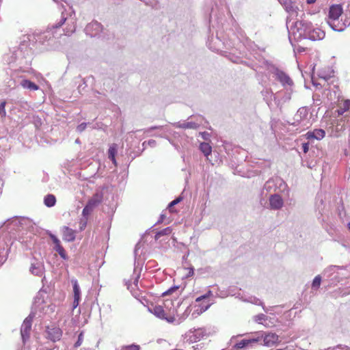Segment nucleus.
Wrapping results in <instances>:
<instances>
[{
  "label": "nucleus",
  "instance_id": "obj_29",
  "mask_svg": "<svg viewBox=\"0 0 350 350\" xmlns=\"http://www.w3.org/2000/svg\"><path fill=\"white\" fill-rule=\"evenodd\" d=\"M73 284V292H74V298L75 299H81V290L80 287L77 283V280L72 282Z\"/></svg>",
  "mask_w": 350,
  "mask_h": 350
},
{
  "label": "nucleus",
  "instance_id": "obj_53",
  "mask_svg": "<svg viewBox=\"0 0 350 350\" xmlns=\"http://www.w3.org/2000/svg\"><path fill=\"white\" fill-rule=\"evenodd\" d=\"M294 51H297L298 53H301L305 51V49L300 46H298L294 47Z\"/></svg>",
  "mask_w": 350,
  "mask_h": 350
},
{
  "label": "nucleus",
  "instance_id": "obj_41",
  "mask_svg": "<svg viewBox=\"0 0 350 350\" xmlns=\"http://www.w3.org/2000/svg\"><path fill=\"white\" fill-rule=\"evenodd\" d=\"M88 219L83 218V217L81 218L80 223H79V228H80L81 230H84L85 228L86 227L87 223H88Z\"/></svg>",
  "mask_w": 350,
  "mask_h": 350
},
{
  "label": "nucleus",
  "instance_id": "obj_26",
  "mask_svg": "<svg viewBox=\"0 0 350 350\" xmlns=\"http://www.w3.org/2000/svg\"><path fill=\"white\" fill-rule=\"evenodd\" d=\"M44 203L47 207H52L56 203V198L53 194H48L44 197Z\"/></svg>",
  "mask_w": 350,
  "mask_h": 350
},
{
  "label": "nucleus",
  "instance_id": "obj_51",
  "mask_svg": "<svg viewBox=\"0 0 350 350\" xmlns=\"http://www.w3.org/2000/svg\"><path fill=\"white\" fill-rule=\"evenodd\" d=\"M302 150L304 153L308 152L309 150V143H304L302 144Z\"/></svg>",
  "mask_w": 350,
  "mask_h": 350
},
{
  "label": "nucleus",
  "instance_id": "obj_32",
  "mask_svg": "<svg viewBox=\"0 0 350 350\" xmlns=\"http://www.w3.org/2000/svg\"><path fill=\"white\" fill-rule=\"evenodd\" d=\"M321 277L319 275H318L314 278V280L312 281V288L314 290L319 289V288L320 287V285H321Z\"/></svg>",
  "mask_w": 350,
  "mask_h": 350
},
{
  "label": "nucleus",
  "instance_id": "obj_13",
  "mask_svg": "<svg viewBox=\"0 0 350 350\" xmlns=\"http://www.w3.org/2000/svg\"><path fill=\"white\" fill-rule=\"evenodd\" d=\"M310 31H309V33L308 34V39L316 41V40H320L324 38L325 37V32L322 31L321 29L317 28L314 29L312 27V25H311V27L310 29Z\"/></svg>",
  "mask_w": 350,
  "mask_h": 350
},
{
  "label": "nucleus",
  "instance_id": "obj_42",
  "mask_svg": "<svg viewBox=\"0 0 350 350\" xmlns=\"http://www.w3.org/2000/svg\"><path fill=\"white\" fill-rule=\"evenodd\" d=\"M8 251H7L5 254H4V255L0 254V267L5 262V261L8 259Z\"/></svg>",
  "mask_w": 350,
  "mask_h": 350
},
{
  "label": "nucleus",
  "instance_id": "obj_49",
  "mask_svg": "<svg viewBox=\"0 0 350 350\" xmlns=\"http://www.w3.org/2000/svg\"><path fill=\"white\" fill-rule=\"evenodd\" d=\"M341 21L343 26H345V29L350 25V19L347 16H346L344 19L342 18Z\"/></svg>",
  "mask_w": 350,
  "mask_h": 350
},
{
  "label": "nucleus",
  "instance_id": "obj_47",
  "mask_svg": "<svg viewBox=\"0 0 350 350\" xmlns=\"http://www.w3.org/2000/svg\"><path fill=\"white\" fill-rule=\"evenodd\" d=\"M140 347L137 345H131L124 347V350H139Z\"/></svg>",
  "mask_w": 350,
  "mask_h": 350
},
{
  "label": "nucleus",
  "instance_id": "obj_11",
  "mask_svg": "<svg viewBox=\"0 0 350 350\" xmlns=\"http://www.w3.org/2000/svg\"><path fill=\"white\" fill-rule=\"evenodd\" d=\"M343 12L342 8L340 5H333L329 8L328 20L335 21L339 19Z\"/></svg>",
  "mask_w": 350,
  "mask_h": 350
},
{
  "label": "nucleus",
  "instance_id": "obj_1",
  "mask_svg": "<svg viewBox=\"0 0 350 350\" xmlns=\"http://www.w3.org/2000/svg\"><path fill=\"white\" fill-rule=\"evenodd\" d=\"M312 23L305 21H297L293 25L288 29V39L291 43L292 40H299L301 39H308V34L311 27Z\"/></svg>",
  "mask_w": 350,
  "mask_h": 350
},
{
  "label": "nucleus",
  "instance_id": "obj_24",
  "mask_svg": "<svg viewBox=\"0 0 350 350\" xmlns=\"http://www.w3.org/2000/svg\"><path fill=\"white\" fill-rule=\"evenodd\" d=\"M308 116L307 109L304 107L299 108L295 114V117L297 118L296 120V122L293 123L294 126H297L299 124V121L302 118H305Z\"/></svg>",
  "mask_w": 350,
  "mask_h": 350
},
{
  "label": "nucleus",
  "instance_id": "obj_3",
  "mask_svg": "<svg viewBox=\"0 0 350 350\" xmlns=\"http://www.w3.org/2000/svg\"><path fill=\"white\" fill-rule=\"evenodd\" d=\"M35 317V313L31 312L27 317L24 320L21 327V335L23 342L25 344L29 338L30 332L31 330V325L33 319Z\"/></svg>",
  "mask_w": 350,
  "mask_h": 350
},
{
  "label": "nucleus",
  "instance_id": "obj_37",
  "mask_svg": "<svg viewBox=\"0 0 350 350\" xmlns=\"http://www.w3.org/2000/svg\"><path fill=\"white\" fill-rule=\"evenodd\" d=\"M5 105L6 102L3 101L0 103V116L3 118L6 116V111H5Z\"/></svg>",
  "mask_w": 350,
  "mask_h": 350
},
{
  "label": "nucleus",
  "instance_id": "obj_36",
  "mask_svg": "<svg viewBox=\"0 0 350 350\" xmlns=\"http://www.w3.org/2000/svg\"><path fill=\"white\" fill-rule=\"evenodd\" d=\"M83 332H81L78 336V339L76 341V342L75 343L74 347L76 349V348L79 347V346H81V345L83 342Z\"/></svg>",
  "mask_w": 350,
  "mask_h": 350
},
{
  "label": "nucleus",
  "instance_id": "obj_15",
  "mask_svg": "<svg viewBox=\"0 0 350 350\" xmlns=\"http://www.w3.org/2000/svg\"><path fill=\"white\" fill-rule=\"evenodd\" d=\"M260 341V338H254L250 339H243L234 345V348L237 350L243 349L247 347L252 346L254 343Z\"/></svg>",
  "mask_w": 350,
  "mask_h": 350
},
{
  "label": "nucleus",
  "instance_id": "obj_10",
  "mask_svg": "<svg viewBox=\"0 0 350 350\" xmlns=\"http://www.w3.org/2000/svg\"><path fill=\"white\" fill-rule=\"evenodd\" d=\"M269 201V207L272 210H280L284 205L283 199L278 194L271 195Z\"/></svg>",
  "mask_w": 350,
  "mask_h": 350
},
{
  "label": "nucleus",
  "instance_id": "obj_28",
  "mask_svg": "<svg viewBox=\"0 0 350 350\" xmlns=\"http://www.w3.org/2000/svg\"><path fill=\"white\" fill-rule=\"evenodd\" d=\"M172 229L171 227H167L159 232H157L154 236L155 240H158L161 237L164 235H168L171 234Z\"/></svg>",
  "mask_w": 350,
  "mask_h": 350
},
{
  "label": "nucleus",
  "instance_id": "obj_50",
  "mask_svg": "<svg viewBox=\"0 0 350 350\" xmlns=\"http://www.w3.org/2000/svg\"><path fill=\"white\" fill-rule=\"evenodd\" d=\"M273 182L271 180H268L266 182V183L264 185V189H266L267 191H269L271 187H272Z\"/></svg>",
  "mask_w": 350,
  "mask_h": 350
},
{
  "label": "nucleus",
  "instance_id": "obj_27",
  "mask_svg": "<svg viewBox=\"0 0 350 350\" xmlns=\"http://www.w3.org/2000/svg\"><path fill=\"white\" fill-rule=\"evenodd\" d=\"M54 250L59 254L62 258L64 260H68V257L66 255V251L61 244L54 246Z\"/></svg>",
  "mask_w": 350,
  "mask_h": 350
},
{
  "label": "nucleus",
  "instance_id": "obj_54",
  "mask_svg": "<svg viewBox=\"0 0 350 350\" xmlns=\"http://www.w3.org/2000/svg\"><path fill=\"white\" fill-rule=\"evenodd\" d=\"M79 300L80 299H79L74 298L73 305H72L73 309L76 308L79 306Z\"/></svg>",
  "mask_w": 350,
  "mask_h": 350
},
{
  "label": "nucleus",
  "instance_id": "obj_64",
  "mask_svg": "<svg viewBox=\"0 0 350 350\" xmlns=\"http://www.w3.org/2000/svg\"><path fill=\"white\" fill-rule=\"evenodd\" d=\"M193 273H194V269H193V268H191V269H190V271H189V275H193Z\"/></svg>",
  "mask_w": 350,
  "mask_h": 350
},
{
  "label": "nucleus",
  "instance_id": "obj_20",
  "mask_svg": "<svg viewBox=\"0 0 350 350\" xmlns=\"http://www.w3.org/2000/svg\"><path fill=\"white\" fill-rule=\"evenodd\" d=\"M63 239L64 241L70 242L75 239V232L71 228L64 226L63 228Z\"/></svg>",
  "mask_w": 350,
  "mask_h": 350
},
{
  "label": "nucleus",
  "instance_id": "obj_34",
  "mask_svg": "<svg viewBox=\"0 0 350 350\" xmlns=\"http://www.w3.org/2000/svg\"><path fill=\"white\" fill-rule=\"evenodd\" d=\"M93 211V209L85 205L82 211V217L88 219V216Z\"/></svg>",
  "mask_w": 350,
  "mask_h": 350
},
{
  "label": "nucleus",
  "instance_id": "obj_5",
  "mask_svg": "<svg viewBox=\"0 0 350 350\" xmlns=\"http://www.w3.org/2000/svg\"><path fill=\"white\" fill-rule=\"evenodd\" d=\"M31 224V221L26 217H14L10 219H8L5 222L7 226H13V228L18 230L20 227L23 228L24 226H29Z\"/></svg>",
  "mask_w": 350,
  "mask_h": 350
},
{
  "label": "nucleus",
  "instance_id": "obj_7",
  "mask_svg": "<svg viewBox=\"0 0 350 350\" xmlns=\"http://www.w3.org/2000/svg\"><path fill=\"white\" fill-rule=\"evenodd\" d=\"M260 338V341L262 339L263 345L265 346L271 347L278 342L279 336L272 332L262 333Z\"/></svg>",
  "mask_w": 350,
  "mask_h": 350
},
{
  "label": "nucleus",
  "instance_id": "obj_61",
  "mask_svg": "<svg viewBox=\"0 0 350 350\" xmlns=\"http://www.w3.org/2000/svg\"><path fill=\"white\" fill-rule=\"evenodd\" d=\"M346 110H344V108H340L338 110L339 114H342Z\"/></svg>",
  "mask_w": 350,
  "mask_h": 350
},
{
  "label": "nucleus",
  "instance_id": "obj_31",
  "mask_svg": "<svg viewBox=\"0 0 350 350\" xmlns=\"http://www.w3.org/2000/svg\"><path fill=\"white\" fill-rule=\"evenodd\" d=\"M117 149L118 145L116 144H112L108 150V158H113V157H116Z\"/></svg>",
  "mask_w": 350,
  "mask_h": 350
},
{
  "label": "nucleus",
  "instance_id": "obj_12",
  "mask_svg": "<svg viewBox=\"0 0 350 350\" xmlns=\"http://www.w3.org/2000/svg\"><path fill=\"white\" fill-rule=\"evenodd\" d=\"M325 135V132L324 130L319 129H314L312 131H308L305 134V137L309 141H312L313 139L321 140Z\"/></svg>",
  "mask_w": 350,
  "mask_h": 350
},
{
  "label": "nucleus",
  "instance_id": "obj_52",
  "mask_svg": "<svg viewBox=\"0 0 350 350\" xmlns=\"http://www.w3.org/2000/svg\"><path fill=\"white\" fill-rule=\"evenodd\" d=\"M163 128H164L163 126H151V127L148 128L146 131V132H149V131H152V130L162 129Z\"/></svg>",
  "mask_w": 350,
  "mask_h": 350
},
{
  "label": "nucleus",
  "instance_id": "obj_62",
  "mask_svg": "<svg viewBox=\"0 0 350 350\" xmlns=\"http://www.w3.org/2000/svg\"><path fill=\"white\" fill-rule=\"evenodd\" d=\"M174 200L177 204H178L182 200V198L178 197V198H176Z\"/></svg>",
  "mask_w": 350,
  "mask_h": 350
},
{
  "label": "nucleus",
  "instance_id": "obj_23",
  "mask_svg": "<svg viewBox=\"0 0 350 350\" xmlns=\"http://www.w3.org/2000/svg\"><path fill=\"white\" fill-rule=\"evenodd\" d=\"M283 4L286 12L289 13L297 12L298 8L291 0H284Z\"/></svg>",
  "mask_w": 350,
  "mask_h": 350
},
{
  "label": "nucleus",
  "instance_id": "obj_4",
  "mask_svg": "<svg viewBox=\"0 0 350 350\" xmlns=\"http://www.w3.org/2000/svg\"><path fill=\"white\" fill-rule=\"evenodd\" d=\"M206 336L204 329L199 328L194 330H189L184 336V340L189 344L196 342Z\"/></svg>",
  "mask_w": 350,
  "mask_h": 350
},
{
  "label": "nucleus",
  "instance_id": "obj_16",
  "mask_svg": "<svg viewBox=\"0 0 350 350\" xmlns=\"http://www.w3.org/2000/svg\"><path fill=\"white\" fill-rule=\"evenodd\" d=\"M150 311L153 313L156 317L161 319H165L168 322H172L173 318H167L165 317V311L161 306H154L151 309H149Z\"/></svg>",
  "mask_w": 350,
  "mask_h": 350
},
{
  "label": "nucleus",
  "instance_id": "obj_43",
  "mask_svg": "<svg viewBox=\"0 0 350 350\" xmlns=\"http://www.w3.org/2000/svg\"><path fill=\"white\" fill-rule=\"evenodd\" d=\"M134 275H135V278L133 279V283L135 286H137L139 278L140 277V272L136 273V268H135V269H134Z\"/></svg>",
  "mask_w": 350,
  "mask_h": 350
},
{
  "label": "nucleus",
  "instance_id": "obj_33",
  "mask_svg": "<svg viewBox=\"0 0 350 350\" xmlns=\"http://www.w3.org/2000/svg\"><path fill=\"white\" fill-rule=\"evenodd\" d=\"M249 301L256 305L262 306L264 311L267 312L268 310L265 308L263 305V302L260 299L256 297H251Z\"/></svg>",
  "mask_w": 350,
  "mask_h": 350
},
{
  "label": "nucleus",
  "instance_id": "obj_35",
  "mask_svg": "<svg viewBox=\"0 0 350 350\" xmlns=\"http://www.w3.org/2000/svg\"><path fill=\"white\" fill-rule=\"evenodd\" d=\"M156 144H157V142L155 140L150 139L147 142H144L142 143V146H143L144 149H145V148H146L147 146H149L153 148V147L156 146Z\"/></svg>",
  "mask_w": 350,
  "mask_h": 350
},
{
  "label": "nucleus",
  "instance_id": "obj_14",
  "mask_svg": "<svg viewBox=\"0 0 350 350\" xmlns=\"http://www.w3.org/2000/svg\"><path fill=\"white\" fill-rule=\"evenodd\" d=\"M44 269L43 262L34 260L31 264L29 271L35 275L41 276L44 272Z\"/></svg>",
  "mask_w": 350,
  "mask_h": 350
},
{
  "label": "nucleus",
  "instance_id": "obj_45",
  "mask_svg": "<svg viewBox=\"0 0 350 350\" xmlns=\"http://www.w3.org/2000/svg\"><path fill=\"white\" fill-rule=\"evenodd\" d=\"M49 237L51 239V240L53 241L55 245H58L60 244V241L58 239V238L55 235L50 233Z\"/></svg>",
  "mask_w": 350,
  "mask_h": 350
},
{
  "label": "nucleus",
  "instance_id": "obj_40",
  "mask_svg": "<svg viewBox=\"0 0 350 350\" xmlns=\"http://www.w3.org/2000/svg\"><path fill=\"white\" fill-rule=\"evenodd\" d=\"M266 319L267 317L263 314H259L254 317L255 321L258 323H261V321L265 320Z\"/></svg>",
  "mask_w": 350,
  "mask_h": 350
},
{
  "label": "nucleus",
  "instance_id": "obj_46",
  "mask_svg": "<svg viewBox=\"0 0 350 350\" xmlns=\"http://www.w3.org/2000/svg\"><path fill=\"white\" fill-rule=\"evenodd\" d=\"M262 95L266 98H268L269 96L271 97L272 96H275L270 89H267L265 91H262Z\"/></svg>",
  "mask_w": 350,
  "mask_h": 350
},
{
  "label": "nucleus",
  "instance_id": "obj_60",
  "mask_svg": "<svg viewBox=\"0 0 350 350\" xmlns=\"http://www.w3.org/2000/svg\"><path fill=\"white\" fill-rule=\"evenodd\" d=\"M111 161L112 163L116 166L117 165V162H116V157H113V158H109Z\"/></svg>",
  "mask_w": 350,
  "mask_h": 350
},
{
  "label": "nucleus",
  "instance_id": "obj_38",
  "mask_svg": "<svg viewBox=\"0 0 350 350\" xmlns=\"http://www.w3.org/2000/svg\"><path fill=\"white\" fill-rule=\"evenodd\" d=\"M212 295H213L212 294V291H208L206 294L197 297L196 299V302H200V301H201L203 299L208 298Z\"/></svg>",
  "mask_w": 350,
  "mask_h": 350
},
{
  "label": "nucleus",
  "instance_id": "obj_39",
  "mask_svg": "<svg viewBox=\"0 0 350 350\" xmlns=\"http://www.w3.org/2000/svg\"><path fill=\"white\" fill-rule=\"evenodd\" d=\"M329 350H350V347L347 345H338L333 348H329Z\"/></svg>",
  "mask_w": 350,
  "mask_h": 350
},
{
  "label": "nucleus",
  "instance_id": "obj_19",
  "mask_svg": "<svg viewBox=\"0 0 350 350\" xmlns=\"http://www.w3.org/2000/svg\"><path fill=\"white\" fill-rule=\"evenodd\" d=\"M102 194L96 193L88 200L86 205L94 210L102 202Z\"/></svg>",
  "mask_w": 350,
  "mask_h": 350
},
{
  "label": "nucleus",
  "instance_id": "obj_2",
  "mask_svg": "<svg viewBox=\"0 0 350 350\" xmlns=\"http://www.w3.org/2000/svg\"><path fill=\"white\" fill-rule=\"evenodd\" d=\"M76 15L75 12L72 7H69L68 10L66 9L62 12L60 20L55 24L52 25L53 29L61 27L66 21L67 27L66 29L65 35L70 36L75 31L76 29Z\"/></svg>",
  "mask_w": 350,
  "mask_h": 350
},
{
  "label": "nucleus",
  "instance_id": "obj_21",
  "mask_svg": "<svg viewBox=\"0 0 350 350\" xmlns=\"http://www.w3.org/2000/svg\"><path fill=\"white\" fill-rule=\"evenodd\" d=\"M336 21H327V24L334 31H342L345 30V26H343L342 21H339V19Z\"/></svg>",
  "mask_w": 350,
  "mask_h": 350
},
{
  "label": "nucleus",
  "instance_id": "obj_6",
  "mask_svg": "<svg viewBox=\"0 0 350 350\" xmlns=\"http://www.w3.org/2000/svg\"><path fill=\"white\" fill-rule=\"evenodd\" d=\"M102 29L103 27L100 23L93 21L86 25L85 32L91 37H95L99 35L102 31Z\"/></svg>",
  "mask_w": 350,
  "mask_h": 350
},
{
  "label": "nucleus",
  "instance_id": "obj_17",
  "mask_svg": "<svg viewBox=\"0 0 350 350\" xmlns=\"http://www.w3.org/2000/svg\"><path fill=\"white\" fill-rule=\"evenodd\" d=\"M172 125L176 128H180V129H198V123L193 122L191 120H189V121L187 122H177L172 124Z\"/></svg>",
  "mask_w": 350,
  "mask_h": 350
},
{
  "label": "nucleus",
  "instance_id": "obj_63",
  "mask_svg": "<svg viewBox=\"0 0 350 350\" xmlns=\"http://www.w3.org/2000/svg\"><path fill=\"white\" fill-rule=\"evenodd\" d=\"M316 1L317 0H306L307 3H308V4H312V3H315Z\"/></svg>",
  "mask_w": 350,
  "mask_h": 350
},
{
  "label": "nucleus",
  "instance_id": "obj_56",
  "mask_svg": "<svg viewBox=\"0 0 350 350\" xmlns=\"http://www.w3.org/2000/svg\"><path fill=\"white\" fill-rule=\"evenodd\" d=\"M176 204H177V203L175 202V200H174L173 201H172L169 204H168V206L167 208H169V210L170 211H172V208L175 206Z\"/></svg>",
  "mask_w": 350,
  "mask_h": 350
},
{
  "label": "nucleus",
  "instance_id": "obj_57",
  "mask_svg": "<svg viewBox=\"0 0 350 350\" xmlns=\"http://www.w3.org/2000/svg\"><path fill=\"white\" fill-rule=\"evenodd\" d=\"M350 106V100H346L344 103V110H347Z\"/></svg>",
  "mask_w": 350,
  "mask_h": 350
},
{
  "label": "nucleus",
  "instance_id": "obj_8",
  "mask_svg": "<svg viewBox=\"0 0 350 350\" xmlns=\"http://www.w3.org/2000/svg\"><path fill=\"white\" fill-rule=\"evenodd\" d=\"M273 73L275 79L281 83L282 86L284 87L287 85L291 87L293 85L292 79L284 71L276 68Z\"/></svg>",
  "mask_w": 350,
  "mask_h": 350
},
{
  "label": "nucleus",
  "instance_id": "obj_48",
  "mask_svg": "<svg viewBox=\"0 0 350 350\" xmlns=\"http://www.w3.org/2000/svg\"><path fill=\"white\" fill-rule=\"evenodd\" d=\"M86 126H87V123L83 122L77 126V131L79 133H81L86 129Z\"/></svg>",
  "mask_w": 350,
  "mask_h": 350
},
{
  "label": "nucleus",
  "instance_id": "obj_44",
  "mask_svg": "<svg viewBox=\"0 0 350 350\" xmlns=\"http://www.w3.org/2000/svg\"><path fill=\"white\" fill-rule=\"evenodd\" d=\"M178 288V286H172L170 288H169L167 291L163 293V296H166L167 295H170V294L172 293L173 292H174L175 291H176Z\"/></svg>",
  "mask_w": 350,
  "mask_h": 350
},
{
  "label": "nucleus",
  "instance_id": "obj_9",
  "mask_svg": "<svg viewBox=\"0 0 350 350\" xmlns=\"http://www.w3.org/2000/svg\"><path fill=\"white\" fill-rule=\"evenodd\" d=\"M46 338L55 342L59 340L62 336V331L57 327L47 326L46 329Z\"/></svg>",
  "mask_w": 350,
  "mask_h": 350
},
{
  "label": "nucleus",
  "instance_id": "obj_59",
  "mask_svg": "<svg viewBox=\"0 0 350 350\" xmlns=\"http://www.w3.org/2000/svg\"><path fill=\"white\" fill-rule=\"evenodd\" d=\"M202 136L204 139H207L208 137L209 136V134L206 132L202 133Z\"/></svg>",
  "mask_w": 350,
  "mask_h": 350
},
{
  "label": "nucleus",
  "instance_id": "obj_22",
  "mask_svg": "<svg viewBox=\"0 0 350 350\" xmlns=\"http://www.w3.org/2000/svg\"><path fill=\"white\" fill-rule=\"evenodd\" d=\"M20 84L25 89L30 90H37L39 89V86L38 85L27 79H23Z\"/></svg>",
  "mask_w": 350,
  "mask_h": 350
},
{
  "label": "nucleus",
  "instance_id": "obj_58",
  "mask_svg": "<svg viewBox=\"0 0 350 350\" xmlns=\"http://www.w3.org/2000/svg\"><path fill=\"white\" fill-rule=\"evenodd\" d=\"M165 218V215L164 214H161L160 215V217H159V220L157 221V224H160V223L163 222V221L164 220Z\"/></svg>",
  "mask_w": 350,
  "mask_h": 350
},
{
  "label": "nucleus",
  "instance_id": "obj_18",
  "mask_svg": "<svg viewBox=\"0 0 350 350\" xmlns=\"http://www.w3.org/2000/svg\"><path fill=\"white\" fill-rule=\"evenodd\" d=\"M293 92V88L289 87L285 90L283 93V96L280 99H277L276 96H274V100H278V105L281 106L284 103L291 100Z\"/></svg>",
  "mask_w": 350,
  "mask_h": 350
},
{
  "label": "nucleus",
  "instance_id": "obj_30",
  "mask_svg": "<svg viewBox=\"0 0 350 350\" xmlns=\"http://www.w3.org/2000/svg\"><path fill=\"white\" fill-rule=\"evenodd\" d=\"M193 120V122H197L198 123V129L199 128V126L202 124V122L204 120V118L201 116V115H193V116H191L187 120Z\"/></svg>",
  "mask_w": 350,
  "mask_h": 350
},
{
  "label": "nucleus",
  "instance_id": "obj_25",
  "mask_svg": "<svg viewBox=\"0 0 350 350\" xmlns=\"http://www.w3.org/2000/svg\"><path fill=\"white\" fill-rule=\"evenodd\" d=\"M200 150L204 154V155L208 158V155L211 154L212 148L209 144L206 142H202L200 144Z\"/></svg>",
  "mask_w": 350,
  "mask_h": 350
},
{
  "label": "nucleus",
  "instance_id": "obj_55",
  "mask_svg": "<svg viewBox=\"0 0 350 350\" xmlns=\"http://www.w3.org/2000/svg\"><path fill=\"white\" fill-rule=\"evenodd\" d=\"M210 306H211V304H208L206 306L202 305L200 312L202 313V312L206 311L210 307Z\"/></svg>",
  "mask_w": 350,
  "mask_h": 350
}]
</instances>
